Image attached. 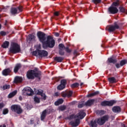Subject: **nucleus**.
<instances>
[{
  "instance_id": "nucleus-43",
  "label": "nucleus",
  "mask_w": 127,
  "mask_h": 127,
  "mask_svg": "<svg viewBox=\"0 0 127 127\" xmlns=\"http://www.w3.org/2000/svg\"><path fill=\"white\" fill-rule=\"evenodd\" d=\"M66 109V106H62L59 107V110L60 111H64Z\"/></svg>"
},
{
  "instance_id": "nucleus-25",
  "label": "nucleus",
  "mask_w": 127,
  "mask_h": 127,
  "mask_svg": "<svg viewBox=\"0 0 127 127\" xmlns=\"http://www.w3.org/2000/svg\"><path fill=\"white\" fill-rule=\"evenodd\" d=\"M11 47L12 48H20V46L15 43H11Z\"/></svg>"
},
{
  "instance_id": "nucleus-17",
  "label": "nucleus",
  "mask_w": 127,
  "mask_h": 127,
  "mask_svg": "<svg viewBox=\"0 0 127 127\" xmlns=\"http://www.w3.org/2000/svg\"><path fill=\"white\" fill-rule=\"evenodd\" d=\"M48 112V110H47V109H46L42 112V114L41 115V121L44 120V119H45V118L46 117V115H47Z\"/></svg>"
},
{
  "instance_id": "nucleus-53",
  "label": "nucleus",
  "mask_w": 127,
  "mask_h": 127,
  "mask_svg": "<svg viewBox=\"0 0 127 127\" xmlns=\"http://www.w3.org/2000/svg\"><path fill=\"white\" fill-rule=\"evenodd\" d=\"M121 127H127V126L125 125V124H121Z\"/></svg>"
},
{
  "instance_id": "nucleus-24",
  "label": "nucleus",
  "mask_w": 127,
  "mask_h": 127,
  "mask_svg": "<svg viewBox=\"0 0 127 127\" xmlns=\"http://www.w3.org/2000/svg\"><path fill=\"white\" fill-rule=\"evenodd\" d=\"M10 88V85H5L3 86H0V89L1 91H3L4 90H7V89H9Z\"/></svg>"
},
{
  "instance_id": "nucleus-19",
  "label": "nucleus",
  "mask_w": 127,
  "mask_h": 127,
  "mask_svg": "<svg viewBox=\"0 0 127 127\" xmlns=\"http://www.w3.org/2000/svg\"><path fill=\"white\" fill-rule=\"evenodd\" d=\"M107 62H108V63H113V64H115V63H117V60L113 57H111L108 58Z\"/></svg>"
},
{
  "instance_id": "nucleus-14",
  "label": "nucleus",
  "mask_w": 127,
  "mask_h": 127,
  "mask_svg": "<svg viewBox=\"0 0 127 127\" xmlns=\"http://www.w3.org/2000/svg\"><path fill=\"white\" fill-rule=\"evenodd\" d=\"M37 95H40L42 97V100L45 101L46 100V95L44 93H43V90L41 89L38 90V92H37Z\"/></svg>"
},
{
  "instance_id": "nucleus-15",
  "label": "nucleus",
  "mask_w": 127,
  "mask_h": 127,
  "mask_svg": "<svg viewBox=\"0 0 127 127\" xmlns=\"http://www.w3.org/2000/svg\"><path fill=\"white\" fill-rule=\"evenodd\" d=\"M72 94L73 92L71 91H67L62 94V97H64V98H66V97H67V98H70V97L72 96Z\"/></svg>"
},
{
  "instance_id": "nucleus-13",
  "label": "nucleus",
  "mask_w": 127,
  "mask_h": 127,
  "mask_svg": "<svg viewBox=\"0 0 127 127\" xmlns=\"http://www.w3.org/2000/svg\"><path fill=\"white\" fill-rule=\"evenodd\" d=\"M66 80L63 79L61 80V84L57 87L58 90H63L66 87Z\"/></svg>"
},
{
  "instance_id": "nucleus-41",
  "label": "nucleus",
  "mask_w": 127,
  "mask_h": 127,
  "mask_svg": "<svg viewBox=\"0 0 127 127\" xmlns=\"http://www.w3.org/2000/svg\"><path fill=\"white\" fill-rule=\"evenodd\" d=\"M34 100L35 103H40V100L39 99V98H38V97L36 96L34 97Z\"/></svg>"
},
{
  "instance_id": "nucleus-26",
  "label": "nucleus",
  "mask_w": 127,
  "mask_h": 127,
  "mask_svg": "<svg viewBox=\"0 0 127 127\" xmlns=\"http://www.w3.org/2000/svg\"><path fill=\"white\" fill-rule=\"evenodd\" d=\"M21 66L20 65V64H17L15 65L14 68V73H17V72L20 69V67Z\"/></svg>"
},
{
  "instance_id": "nucleus-54",
  "label": "nucleus",
  "mask_w": 127,
  "mask_h": 127,
  "mask_svg": "<svg viewBox=\"0 0 127 127\" xmlns=\"http://www.w3.org/2000/svg\"><path fill=\"white\" fill-rule=\"evenodd\" d=\"M0 127H6V126H5V125H3L0 126Z\"/></svg>"
},
{
  "instance_id": "nucleus-58",
  "label": "nucleus",
  "mask_w": 127,
  "mask_h": 127,
  "mask_svg": "<svg viewBox=\"0 0 127 127\" xmlns=\"http://www.w3.org/2000/svg\"><path fill=\"white\" fill-rule=\"evenodd\" d=\"M82 85H83V83H81L80 84V86H82Z\"/></svg>"
},
{
  "instance_id": "nucleus-57",
  "label": "nucleus",
  "mask_w": 127,
  "mask_h": 127,
  "mask_svg": "<svg viewBox=\"0 0 127 127\" xmlns=\"http://www.w3.org/2000/svg\"><path fill=\"white\" fill-rule=\"evenodd\" d=\"M34 121L33 120H30V124H33Z\"/></svg>"
},
{
  "instance_id": "nucleus-60",
  "label": "nucleus",
  "mask_w": 127,
  "mask_h": 127,
  "mask_svg": "<svg viewBox=\"0 0 127 127\" xmlns=\"http://www.w3.org/2000/svg\"><path fill=\"white\" fill-rule=\"evenodd\" d=\"M59 118V119H61V116H60Z\"/></svg>"
},
{
  "instance_id": "nucleus-50",
  "label": "nucleus",
  "mask_w": 127,
  "mask_h": 127,
  "mask_svg": "<svg viewBox=\"0 0 127 127\" xmlns=\"http://www.w3.org/2000/svg\"><path fill=\"white\" fill-rule=\"evenodd\" d=\"M54 15H55L56 16H58V15H59V12H58V11H56V12H55Z\"/></svg>"
},
{
  "instance_id": "nucleus-44",
  "label": "nucleus",
  "mask_w": 127,
  "mask_h": 127,
  "mask_svg": "<svg viewBox=\"0 0 127 127\" xmlns=\"http://www.w3.org/2000/svg\"><path fill=\"white\" fill-rule=\"evenodd\" d=\"M8 113V109H5L3 110V115H6V114Z\"/></svg>"
},
{
  "instance_id": "nucleus-6",
  "label": "nucleus",
  "mask_w": 127,
  "mask_h": 127,
  "mask_svg": "<svg viewBox=\"0 0 127 127\" xmlns=\"http://www.w3.org/2000/svg\"><path fill=\"white\" fill-rule=\"evenodd\" d=\"M108 120H109V116H105L100 118H99L97 120V123L100 126H103V125L105 124Z\"/></svg>"
},
{
  "instance_id": "nucleus-18",
  "label": "nucleus",
  "mask_w": 127,
  "mask_h": 127,
  "mask_svg": "<svg viewBox=\"0 0 127 127\" xmlns=\"http://www.w3.org/2000/svg\"><path fill=\"white\" fill-rule=\"evenodd\" d=\"M113 112L114 113H120L121 111V107L119 106H115L112 109Z\"/></svg>"
},
{
  "instance_id": "nucleus-33",
  "label": "nucleus",
  "mask_w": 127,
  "mask_h": 127,
  "mask_svg": "<svg viewBox=\"0 0 127 127\" xmlns=\"http://www.w3.org/2000/svg\"><path fill=\"white\" fill-rule=\"evenodd\" d=\"M90 126L92 127H97V121H91L90 123Z\"/></svg>"
},
{
  "instance_id": "nucleus-56",
  "label": "nucleus",
  "mask_w": 127,
  "mask_h": 127,
  "mask_svg": "<svg viewBox=\"0 0 127 127\" xmlns=\"http://www.w3.org/2000/svg\"><path fill=\"white\" fill-rule=\"evenodd\" d=\"M55 96H58V95H59V93H58V92H57V93H56L55 94Z\"/></svg>"
},
{
  "instance_id": "nucleus-11",
  "label": "nucleus",
  "mask_w": 127,
  "mask_h": 127,
  "mask_svg": "<svg viewBox=\"0 0 127 127\" xmlns=\"http://www.w3.org/2000/svg\"><path fill=\"white\" fill-rule=\"evenodd\" d=\"M108 11L111 14H116V13H118L119 12V9L117 7L111 6L108 8Z\"/></svg>"
},
{
  "instance_id": "nucleus-32",
  "label": "nucleus",
  "mask_w": 127,
  "mask_h": 127,
  "mask_svg": "<svg viewBox=\"0 0 127 127\" xmlns=\"http://www.w3.org/2000/svg\"><path fill=\"white\" fill-rule=\"evenodd\" d=\"M94 103L93 100H89L87 102L85 103L86 106H91V105H93Z\"/></svg>"
},
{
  "instance_id": "nucleus-27",
  "label": "nucleus",
  "mask_w": 127,
  "mask_h": 127,
  "mask_svg": "<svg viewBox=\"0 0 127 127\" xmlns=\"http://www.w3.org/2000/svg\"><path fill=\"white\" fill-rule=\"evenodd\" d=\"M64 102L63 99H60L57 101L55 103V106H59V105H61Z\"/></svg>"
},
{
  "instance_id": "nucleus-35",
  "label": "nucleus",
  "mask_w": 127,
  "mask_h": 127,
  "mask_svg": "<svg viewBox=\"0 0 127 127\" xmlns=\"http://www.w3.org/2000/svg\"><path fill=\"white\" fill-rule=\"evenodd\" d=\"M120 9V11L121 12H124L125 13H127V10L125 8H124L123 7H120L119 8Z\"/></svg>"
},
{
  "instance_id": "nucleus-23",
  "label": "nucleus",
  "mask_w": 127,
  "mask_h": 127,
  "mask_svg": "<svg viewBox=\"0 0 127 127\" xmlns=\"http://www.w3.org/2000/svg\"><path fill=\"white\" fill-rule=\"evenodd\" d=\"M108 80L110 83H111L112 84H114V83H117V79H116L114 77H109Z\"/></svg>"
},
{
  "instance_id": "nucleus-40",
  "label": "nucleus",
  "mask_w": 127,
  "mask_h": 127,
  "mask_svg": "<svg viewBox=\"0 0 127 127\" xmlns=\"http://www.w3.org/2000/svg\"><path fill=\"white\" fill-rule=\"evenodd\" d=\"M119 5V0L117 1L114 2L112 4V6H118Z\"/></svg>"
},
{
  "instance_id": "nucleus-3",
  "label": "nucleus",
  "mask_w": 127,
  "mask_h": 127,
  "mask_svg": "<svg viewBox=\"0 0 127 127\" xmlns=\"http://www.w3.org/2000/svg\"><path fill=\"white\" fill-rule=\"evenodd\" d=\"M32 54L34 56H39V57H46L48 56V52L44 50H41V48L37 49L36 51L33 52Z\"/></svg>"
},
{
  "instance_id": "nucleus-49",
  "label": "nucleus",
  "mask_w": 127,
  "mask_h": 127,
  "mask_svg": "<svg viewBox=\"0 0 127 127\" xmlns=\"http://www.w3.org/2000/svg\"><path fill=\"white\" fill-rule=\"evenodd\" d=\"M3 107H4V105L3 104V103H0V109H2Z\"/></svg>"
},
{
  "instance_id": "nucleus-47",
  "label": "nucleus",
  "mask_w": 127,
  "mask_h": 127,
  "mask_svg": "<svg viewBox=\"0 0 127 127\" xmlns=\"http://www.w3.org/2000/svg\"><path fill=\"white\" fill-rule=\"evenodd\" d=\"M116 67L117 68H120L121 67H122L121 64H116Z\"/></svg>"
},
{
  "instance_id": "nucleus-29",
  "label": "nucleus",
  "mask_w": 127,
  "mask_h": 127,
  "mask_svg": "<svg viewBox=\"0 0 127 127\" xmlns=\"http://www.w3.org/2000/svg\"><path fill=\"white\" fill-rule=\"evenodd\" d=\"M17 93V91L16 90H15L14 91H13L12 93H10L8 97V98H12V97H14V96H15V95H16Z\"/></svg>"
},
{
  "instance_id": "nucleus-22",
  "label": "nucleus",
  "mask_w": 127,
  "mask_h": 127,
  "mask_svg": "<svg viewBox=\"0 0 127 127\" xmlns=\"http://www.w3.org/2000/svg\"><path fill=\"white\" fill-rule=\"evenodd\" d=\"M9 45V42L5 41L2 45H1V47L3 48H8Z\"/></svg>"
},
{
  "instance_id": "nucleus-1",
  "label": "nucleus",
  "mask_w": 127,
  "mask_h": 127,
  "mask_svg": "<svg viewBox=\"0 0 127 127\" xmlns=\"http://www.w3.org/2000/svg\"><path fill=\"white\" fill-rule=\"evenodd\" d=\"M85 116H86V113L83 111H80L76 115H72V118L75 119V121L70 122V125L73 127H78L80 124V120L84 119Z\"/></svg>"
},
{
  "instance_id": "nucleus-2",
  "label": "nucleus",
  "mask_w": 127,
  "mask_h": 127,
  "mask_svg": "<svg viewBox=\"0 0 127 127\" xmlns=\"http://www.w3.org/2000/svg\"><path fill=\"white\" fill-rule=\"evenodd\" d=\"M44 47L53 48L55 46V40L52 36L49 35L47 37L46 41L43 44Z\"/></svg>"
},
{
  "instance_id": "nucleus-37",
  "label": "nucleus",
  "mask_w": 127,
  "mask_h": 127,
  "mask_svg": "<svg viewBox=\"0 0 127 127\" xmlns=\"http://www.w3.org/2000/svg\"><path fill=\"white\" fill-rule=\"evenodd\" d=\"M127 60H122L120 62V64H121V66H124V65H125V64H127Z\"/></svg>"
},
{
  "instance_id": "nucleus-9",
  "label": "nucleus",
  "mask_w": 127,
  "mask_h": 127,
  "mask_svg": "<svg viewBox=\"0 0 127 127\" xmlns=\"http://www.w3.org/2000/svg\"><path fill=\"white\" fill-rule=\"evenodd\" d=\"M21 11H22V6H19L16 8L12 7L10 9V12L12 14H17V13H19Z\"/></svg>"
},
{
  "instance_id": "nucleus-30",
  "label": "nucleus",
  "mask_w": 127,
  "mask_h": 127,
  "mask_svg": "<svg viewBox=\"0 0 127 127\" xmlns=\"http://www.w3.org/2000/svg\"><path fill=\"white\" fill-rule=\"evenodd\" d=\"M99 94V91H96L94 93H92L91 94H88L87 95V97L88 98H90V97H94V96H96V95H98Z\"/></svg>"
},
{
  "instance_id": "nucleus-46",
  "label": "nucleus",
  "mask_w": 127,
  "mask_h": 127,
  "mask_svg": "<svg viewBox=\"0 0 127 127\" xmlns=\"http://www.w3.org/2000/svg\"><path fill=\"white\" fill-rule=\"evenodd\" d=\"M73 55H74L75 56H77V55H78V51L75 50V51L73 52Z\"/></svg>"
},
{
  "instance_id": "nucleus-34",
  "label": "nucleus",
  "mask_w": 127,
  "mask_h": 127,
  "mask_svg": "<svg viewBox=\"0 0 127 127\" xmlns=\"http://www.w3.org/2000/svg\"><path fill=\"white\" fill-rule=\"evenodd\" d=\"M64 51H65L64 49H63V48L60 49H59V54H60V55H61V56L64 55V54L65 53Z\"/></svg>"
},
{
  "instance_id": "nucleus-38",
  "label": "nucleus",
  "mask_w": 127,
  "mask_h": 127,
  "mask_svg": "<svg viewBox=\"0 0 127 127\" xmlns=\"http://www.w3.org/2000/svg\"><path fill=\"white\" fill-rule=\"evenodd\" d=\"M96 113H97L98 115H99L100 116H102V115H104V114H105V112L103 110H100L97 111Z\"/></svg>"
},
{
  "instance_id": "nucleus-5",
  "label": "nucleus",
  "mask_w": 127,
  "mask_h": 127,
  "mask_svg": "<svg viewBox=\"0 0 127 127\" xmlns=\"http://www.w3.org/2000/svg\"><path fill=\"white\" fill-rule=\"evenodd\" d=\"M23 96H32L33 95V90L29 87H26L22 91Z\"/></svg>"
},
{
  "instance_id": "nucleus-16",
  "label": "nucleus",
  "mask_w": 127,
  "mask_h": 127,
  "mask_svg": "<svg viewBox=\"0 0 127 127\" xmlns=\"http://www.w3.org/2000/svg\"><path fill=\"white\" fill-rule=\"evenodd\" d=\"M9 51H10L11 53L15 54V53H19L21 50H20V48H10L9 50Z\"/></svg>"
},
{
  "instance_id": "nucleus-48",
  "label": "nucleus",
  "mask_w": 127,
  "mask_h": 127,
  "mask_svg": "<svg viewBox=\"0 0 127 127\" xmlns=\"http://www.w3.org/2000/svg\"><path fill=\"white\" fill-rule=\"evenodd\" d=\"M60 48H64V45L63 44H60L59 45Z\"/></svg>"
},
{
  "instance_id": "nucleus-39",
  "label": "nucleus",
  "mask_w": 127,
  "mask_h": 127,
  "mask_svg": "<svg viewBox=\"0 0 127 127\" xmlns=\"http://www.w3.org/2000/svg\"><path fill=\"white\" fill-rule=\"evenodd\" d=\"M92 2H94L95 4H98V3H100L102 0H92Z\"/></svg>"
},
{
  "instance_id": "nucleus-31",
  "label": "nucleus",
  "mask_w": 127,
  "mask_h": 127,
  "mask_svg": "<svg viewBox=\"0 0 127 127\" xmlns=\"http://www.w3.org/2000/svg\"><path fill=\"white\" fill-rule=\"evenodd\" d=\"M63 59V58L61 57H56V58H55V60L57 62H62Z\"/></svg>"
},
{
  "instance_id": "nucleus-42",
  "label": "nucleus",
  "mask_w": 127,
  "mask_h": 127,
  "mask_svg": "<svg viewBox=\"0 0 127 127\" xmlns=\"http://www.w3.org/2000/svg\"><path fill=\"white\" fill-rule=\"evenodd\" d=\"M64 51H66L67 53H71L72 52V50L70 48H64Z\"/></svg>"
},
{
  "instance_id": "nucleus-45",
  "label": "nucleus",
  "mask_w": 127,
  "mask_h": 127,
  "mask_svg": "<svg viewBox=\"0 0 127 127\" xmlns=\"http://www.w3.org/2000/svg\"><path fill=\"white\" fill-rule=\"evenodd\" d=\"M0 35H2V36H4L6 35V33L4 31H1L0 32Z\"/></svg>"
},
{
  "instance_id": "nucleus-20",
  "label": "nucleus",
  "mask_w": 127,
  "mask_h": 127,
  "mask_svg": "<svg viewBox=\"0 0 127 127\" xmlns=\"http://www.w3.org/2000/svg\"><path fill=\"white\" fill-rule=\"evenodd\" d=\"M21 82H22V78L21 77L16 76L15 77L14 83H21Z\"/></svg>"
},
{
  "instance_id": "nucleus-51",
  "label": "nucleus",
  "mask_w": 127,
  "mask_h": 127,
  "mask_svg": "<svg viewBox=\"0 0 127 127\" xmlns=\"http://www.w3.org/2000/svg\"><path fill=\"white\" fill-rule=\"evenodd\" d=\"M83 104H79L78 105V108H83Z\"/></svg>"
},
{
  "instance_id": "nucleus-8",
  "label": "nucleus",
  "mask_w": 127,
  "mask_h": 127,
  "mask_svg": "<svg viewBox=\"0 0 127 127\" xmlns=\"http://www.w3.org/2000/svg\"><path fill=\"white\" fill-rule=\"evenodd\" d=\"M37 36L40 42L43 44L46 40V38L45 37V33L42 32H38L37 33Z\"/></svg>"
},
{
  "instance_id": "nucleus-55",
  "label": "nucleus",
  "mask_w": 127,
  "mask_h": 127,
  "mask_svg": "<svg viewBox=\"0 0 127 127\" xmlns=\"http://www.w3.org/2000/svg\"><path fill=\"white\" fill-rule=\"evenodd\" d=\"M19 99L20 101H22V97L21 96H20L19 97Z\"/></svg>"
},
{
  "instance_id": "nucleus-4",
  "label": "nucleus",
  "mask_w": 127,
  "mask_h": 127,
  "mask_svg": "<svg viewBox=\"0 0 127 127\" xmlns=\"http://www.w3.org/2000/svg\"><path fill=\"white\" fill-rule=\"evenodd\" d=\"M41 74L40 72H36L34 70H31L27 72V77L28 79H34V77L39 78Z\"/></svg>"
},
{
  "instance_id": "nucleus-28",
  "label": "nucleus",
  "mask_w": 127,
  "mask_h": 127,
  "mask_svg": "<svg viewBox=\"0 0 127 127\" xmlns=\"http://www.w3.org/2000/svg\"><path fill=\"white\" fill-rule=\"evenodd\" d=\"M27 41H31V40H34L35 39V36L33 35H29L27 38Z\"/></svg>"
},
{
  "instance_id": "nucleus-12",
  "label": "nucleus",
  "mask_w": 127,
  "mask_h": 127,
  "mask_svg": "<svg viewBox=\"0 0 127 127\" xmlns=\"http://www.w3.org/2000/svg\"><path fill=\"white\" fill-rule=\"evenodd\" d=\"M120 28V26L118 25V23L115 22L114 25H111L109 27L108 30L110 32H113V31H115L116 29H119Z\"/></svg>"
},
{
  "instance_id": "nucleus-36",
  "label": "nucleus",
  "mask_w": 127,
  "mask_h": 127,
  "mask_svg": "<svg viewBox=\"0 0 127 127\" xmlns=\"http://www.w3.org/2000/svg\"><path fill=\"white\" fill-rule=\"evenodd\" d=\"M70 87L71 88H77V87H79V83H75L71 85Z\"/></svg>"
},
{
  "instance_id": "nucleus-59",
  "label": "nucleus",
  "mask_w": 127,
  "mask_h": 127,
  "mask_svg": "<svg viewBox=\"0 0 127 127\" xmlns=\"http://www.w3.org/2000/svg\"><path fill=\"white\" fill-rule=\"evenodd\" d=\"M0 28H1V25H0Z\"/></svg>"
},
{
  "instance_id": "nucleus-7",
  "label": "nucleus",
  "mask_w": 127,
  "mask_h": 127,
  "mask_svg": "<svg viewBox=\"0 0 127 127\" xmlns=\"http://www.w3.org/2000/svg\"><path fill=\"white\" fill-rule=\"evenodd\" d=\"M11 110L12 112L17 113V114H21L22 113V109L20 106L18 105H14L11 106Z\"/></svg>"
},
{
  "instance_id": "nucleus-52",
  "label": "nucleus",
  "mask_w": 127,
  "mask_h": 127,
  "mask_svg": "<svg viewBox=\"0 0 127 127\" xmlns=\"http://www.w3.org/2000/svg\"><path fill=\"white\" fill-rule=\"evenodd\" d=\"M55 35L57 37H58V36H59V33H55Z\"/></svg>"
},
{
  "instance_id": "nucleus-10",
  "label": "nucleus",
  "mask_w": 127,
  "mask_h": 127,
  "mask_svg": "<svg viewBox=\"0 0 127 127\" xmlns=\"http://www.w3.org/2000/svg\"><path fill=\"white\" fill-rule=\"evenodd\" d=\"M116 103H117V102L115 100H111L110 101H103L102 102H101V106H103V107H105L106 106H113L114 105V104H116Z\"/></svg>"
},
{
  "instance_id": "nucleus-21",
  "label": "nucleus",
  "mask_w": 127,
  "mask_h": 127,
  "mask_svg": "<svg viewBox=\"0 0 127 127\" xmlns=\"http://www.w3.org/2000/svg\"><path fill=\"white\" fill-rule=\"evenodd\" d=\"M10 72V69L9 68H7L3 70L2 74L4 75V76H7V75H8Z\"/></svg>"
}]
</instances>
